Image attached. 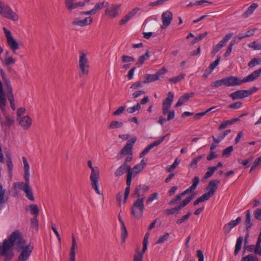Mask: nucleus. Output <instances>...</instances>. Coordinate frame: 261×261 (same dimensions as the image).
<instances>
[{
    "label": "nucleus",
    "mask_w": 261,
    "mask_h": 261,
    "mask_svg": "<svg viewBox=\"0 0 261 261\" xmlns=\"http://www.w3.org/2000/svg\"><path fill=\"white\" fill-rule=\"evenodd\" d=\"M145 197L138 199L134 201L131 207V214L137 220L141 218L143 215V211L145 209L144 204Z\"/></svg>",
    "instance_id": "nucleus-1"
},
{
    "label": "nucleus",
    "mask_w": 261,
    "mask_h": 261,
    "mask_svg": "<svg viewBox=\"0 0 261 261\" xmlns=\"http://www.w3.org/2000/svg\"><path fill=\"white\" fill-rule=\"evenodd\" d=\"M88 166L91 169L90 179L91 181L92 187L95 190L96 193L100 194V192L98 188V182L99 177V171L97 167H93L92 162L88 161Z\"/></svg>",
    "instance_id": "nucleus-2"
},
{
    "label": "nucleus",
    "mask_w": 261,
    "mask_h": 261,
    "mask_svg": "<svg viewBox=\"0 0 261 261\" xmlns=\"http://www.w3.org/2000/svg\"><path fill=\"white\" fill-rule=\"evenodd\" d=\"M0 14L7 19H11L14 21L18 20V16L14 12L11 8L7 5H0Z\"/></svg>",
    "instance_id": "nucleus-3"
},
{
    "label": "nucleus",
    "mask_w": 261,
    "mask_h": 261,
    "mask_svg": "<svg viewBox=\"0 0 261 261\" xmlns=\"http://www.w3.org/2000/svg\"><path fill=\"white\" fill-rule=\"evenodd\" d=\"M79 67L81 70V73L79 74L80 77L83 75H87L89 73V65L86 54L84 52L80 53L79 59Z\"/></svg>",
    "instance_id": "nucleus-4"
},
{
    "label": "nucleus",
    "mask_w": 261,
    "mask_h": 261,
    "mask_svg": "<svg viewBox=\"0 0 261 261\" xmlns=\"http://www.w3.org/2000/svg\"><path fill=\"white\" fill-rule=\"evenodd\" d=\"M167 72L168 69L163 67L159 70L155 74H146L144 76L145 80L143 83V84H147L159 80L160 76L165 74Z\"/></svg>",
    "instance_id": "nucleus-5"
},
{
    "label": "nucleus",
    "mask_w": 261,
    "mask_h": 261,
    "mask_svg": "<svg viewBox=\"0 0 261 261\" xmlns=\"http://www.w3.org/2000/svg\"><path fill=\"white\" fill-rule=\"evenodd\" d=\"M195 197V195L192 194L188 196L185 199L182 201L180 204L177 206L170 209H167L165 210V213L168 215H173L175 213L176 211H179L186 206Z\"/></svg>",
    "instance_id": "nucleus-6"
},
{
    "label": "nucleus",
    "mask_w": 261,
    "mask_h": 261,
    "mask_svg": "<svg viewBox=\"0 0 261 261\" xmlns=\"http://www.w3.org/2000/svg\"><path fill=\"white\" fill-rule=\"evenodd\" d=\"M174 94L172 92H169L167 97L164 100L162 104V112L164 115H166L168 113L172 102L173 100Z\"/></svg>",
    "instance_id": "nucleus-7"
},
{
    "label": "nucleus",
    "mask_w": 261,
    "mask_h": 261,
    "mask_svg": "<svg viewBox=\"0 0 261 261\" xmlns=\"http://www.w3.org/2000/svg\"><path fill=\"white\" fill-rule=\"evenodd\" d=\"M225 86L233 87L240 86L244 83L243 80L240 79L237 76H229L224 78Z\"/></svg>",
    "instance_id": "nucleus-8"
},
{
    "label": "nucleus",
    "mask_w": 261,
    "mask_h": 261,
    "mask_svg": "<svg viewBox=\"0 0 261 261\" xmlns=\"http://www.w3.org/2000/svg\"><path fill=\"white\" fill-rule=\"evenodd\" d=\"M232 35L233 34L232 33H229L226 35L225 36L221 41L219 42L218 44L213 47L211 54L213 56H214L218 51H219L223 46L225 45L228 41L232 36Z\"/></svg>",
    "instance_id": "nucleus-9"
},
{
    "label": "nucleus",
    "mask_w": 261,
    "mask_h": 261,
    "mask_svg": "<svg viewBox=\"0 0 261 261\" xmlns=\"http://www.w3.org/2000/svg\"><path fill=\"white\" fill-rule=\"evenodd\" d=\"M246 227V234L245 237V244L247 243L248 239L249 237V231L252 226V223L251 222V211L247 210L246 212V219L244 222Z\"/></svg>",
    "instance_id": "nucleus-10"
},
{
    "label": "nucleus",
    "mask_w": 261,
    "mask_h": 261,
    "mask_svg": "<svg viewBox=\"0 0 261 261\" xmlns=\"http://www.w3.org/2000/svg\"><path fill=\"white\" fill-rule=\"evenodd\" d=\"M220 183V181L218 179L211 180L205 188L206 190L208 191V192L206 193L211 197L213 196L217 191L218 187V186Z\"/></svg>",
    "instance_id": "nucleus-11"
},
{
    "label": "nucleus",
    "mask_w": 261,
    "mask_h": 261,
    "mask_svg": "<svg viewBox=\"0 0 261 261\" xmlns=\"http://www.w3.org/2000/svg\"><path fill=\"white\" fill-rule=\"evenodd\" d=\"M169 134L166 135L162 137L159 140L154 141L153 142L150 143L149 145L147 146L140 153V157L141 158L144 155H146L153 147L160 145L162 142H163L165 140V138Z\"/></svg>",
    "instance_id": "nucleus-12"
},
{
    "label": "nucleus",
    "mask_w": 261,
    "mask_h": 261,
    "mask_svg": "<svg viewBox=\"0 0 261 261\" xmlns=\"http://www.w3.org/2000/svg\"><path fill=\"white\" fill-rule=\"evenodd\" d=\"M149 190V187L145 185H139L136 186L133 195L141 198L145 197L144 194Z\"/></svg>",
    "instance_id": "nucleus-13"
},
{
    "label": "nucleus",
    "mask_w": 261,
    "mask_h": 261,
    "mask_svg": "<svg viewBox=\"0 0 261 261\" xmlns=\"http://www.w3.org/2000/svg\"><path fill=\"white\" fill-rule=\"evenodd\" d=\"M173 14L171 12L166 11L163 13L162 15V20L163 21V25L161 27L162 29L166 28L168 27L172 20Z\"/></svg>",
    "instance_id": "nucleus-14"
},
{
    "label": "nucleus",
    "mask_w": 261,
    "mask_h": 261,
    "mask_svg": "<svg viewBox=\"0 0 261 261\" xmlns=\"http://www.w3.org/2000/svg\"><path fill=\"white\" fill-rule=\"evenodd\" d=\"M128 174L132 173V168L130 165L122 164L121 166L115 171L114 174L116 177L121 176L125 172Z\"/></svg>",
    "instance_id": "nucleus-15"
},
{
    "label": "nucleus",
    "mask_w": 261,
    "mask_h": 261,
    "mask_svg": "<svg viewBox=\"0 0 261 261\" xmlns=\"http://www.w3.org/2000/svg\"><path fill=\"white\" fill-rule=\"evenodd\" d=\"M120 6V5H112L110 8L106 9L105 14L113 18L116 17L118 15Z\"/></svg>",
    "instance_id": "nucleus-16"
},
{
    "label": "nucleus",
    "mask_w": 261,
    "mask_h": 261,
    "mask_svg": "<svg viewBox=\"0 0 261 261\" xmlns=\"http://www.w3.org/2000/svg\"><path fill=\"white\" fill-rule=\"evenodd\" d=\"M242 218L240 217H238L235 220H231L229 223L225 224L223 227V229L226 234L229 233L231 229L237 226L241 222Z\"/></svg>",
    "instance_id": "nucleus-17"
},
{
    "label": "nucleus",
    "mask_w": 261,
    "mask_h": 261,
    "mask_svg": "<svg viewBox=\"0 0 261 261\" xmlns=\"http://www.w3.org/2000/svg\"><path fill=\"white\" fill-rule=\"evenodd\" d=\"M194 95V92L186 93L184 94L179 98L177 102L175 105V107L177 108L182 106L184 103L188 101L190 98L193 97Z\"/></svg>",
    "instance_id": "nucleus-18"
},
{
    "label": "nucleus",
    "mask_w": 261,
    "mask_h": 261,
    "mask_svg": "<svg viewBox=\"0 0 261 261\" xmlns=\"http://www.w3.org/2000/svg\"><path fill=\"white\" fill-rule=\"evenodd\" d=\"M140 10V9L139 8H135L132 9L127 14L121 19L119 21V24H125L130 19L133 18Z\"/></svg>",
    "instance_id": "nucleus-19"
},
{
    "label": "nucleus",
    "mask_w": 261,
    "mask_h": 261,
    "mask_svg": "<svg viewBox=\"0 0 261 261\" xmlns=\"http://www.w3.org/2000/svg\"><path fill=\"white\" fill-rule=\"evenodd\" d=\"M229 96L233 99L236 100L238 99H242L248 96L247 90H238L231 93Z\"/></svg>",
    "instance_id": "nucleus-20"
},
{
    "label": "nucleus",
    "mask_w": 261,
    "mask_h": 261,
    "mask_svg": "<svg viewBox=\"0 0 261 261\" xmlns=\"http://www.w3.org/2000/svg\"><path fill=\"white\" fill-rule=\"evenodd\" d=\"M261 74V68L258 70L254 71L251 74L244 77L243 79L244 83L252 82L257 79Z\"/></svg>",
    "instance_id": "nucleus-21"
},
{
    "label": "nucleus",
    "mask_w": 261,
    "mask_h": 261,
    "mask_svg": "<svg viewBox=\"0 0 261 261\" xmlns=\"http://www.w3.org/2000/svg\"><path fill=\"white\" fill-rule=\"evenodd\" d=\"M19 124L24 129L27 130L31 125L32 119L29 116H25L19 119Z\"/></svg>",
    "instance_id": "nucleus-22"
},
{
    "label": "nucleus",
    "mask_w": 261,
    "mask_h": 261,
    "mask_svg": "<svg viewBox=\"0 0 261 261\" xmlns=\"http://www.w3.org/2000/svg\"><path fill=\"white\" fill-rule=\"evenodd\" d=\"M92 22V19L91 17L85 18L83 20L76 19L72 21V24L74 25H79L84 27L90 24Z\"/></svg>",
    "instance_id": "nucleus-23"
},
{
    "label": "nucleus",
    "mask_w": 261,
    "mask_h": 261,
    "mask_svg": "<svg viewBox=\"0 0 261 261\" xmlns=\"http://www.w3.org/2000/svg\"><path fill=\"white\" fill-rule=\"evenodd\" d=\"M6 190L3 189L2 184L0 183V208L4 207V204L8 200V196L6 195Z\"/></svg>",
    "instance_id": "nucleus-24"
},
{
    "label": "nucleus",
    "mask_w": 261,
    "mask_h": 261,
    "mask_svg": "<svg viewBox=\"0 0 261 261\" xmlns=\"http://www.w3.org/2000/svg\"><path fill=\"white\" fill-rule=\"evenodd\" d=\"M76 247V240L72 235V244L69 253V261L75 260V248Z\"/></svg>",
    "instance_id": "nucleus-25"
},
{
    "label": "nucleus",
    "mask_w": 261,
    "mask_h": 261,
    "mask_svg": "<svg viewBox=\"0 0 261 261\" xmlns=\"http://www.w3.org/2000/svg\"><path fill=\"white\" fill-rule=\"evenodd\" d=\"M22 161L24 165V178L25 181H30L29 165L25 157H22Z\"/></svg>",
    "instance_id": "nucleus-26"
},
{
    "label": "nucleus",
    "mask_w": 261,
    "mask_h": 261,
    "mask_svg": "<svg viewBox=\"0 0 261 261\" xmlns=\"http://www.w3.org/2000/svg\"><path fill=\"white\" fill-rule=\"evenodd\" d=\"M146 163L144 162V160H142L139 164L136 165L133 168H132L134 177L141 172L143 169Z\"/></svg>",
    "instance_id": "nucleus-27"
},
{
    "label": "nucleus",
    "mask_w": 261,
    "mask_h": 261,
    "mask_svg": "<svg viewBox=\"0 0 261 261\" xmlns=\"http://www.w3.org/2000/svg\"><path fill=\"white\" fill-rule=\"evenodd\" d=\"M7 44L10 47L13 53H15L16 50L19 48V45L16 40L13 38H11L7 40Z\"/></svg>",
    "instance_id": "nucleus-28"
},
{
    "label": "nucleus",
    "mask_w": 261,
    "mask_h": 261,
    "mask_svg": "<svg viewBox=\"0 0 261 261\" xmlns=\"http://www.w3.org/2000/svg\"><path fill=\"white\" fill-rule=\"evenodd\" d=\"M131 153H133V148L125 144L118 154L117 159L119 160L122 158V155L129 154Z\"/></svg>",
    "instance_id": "nucleus-29"
},
{
    "label": "nucleus",
    "mask_w": 261,
    "mask_h": 261,
    "mask_svg": "<svg viewBox=\"0 0 261 261\" xmlns=\"http://www.w3.org/2000/svg\"><path fill=\"white\" fill-rule=\"evenodd\" d=\"M5 155L6 157V165L8 169L9 173L10 176H12L13 164L12 161L11 155L9 153H7Z\"/></svg>",
    "instance_id": "nucleus-30"
},
{
    "label": "nucleus",
    "mask_w": 261,
    "mask_h": 261,
    "mask_svg": "<svg viewBox=\"0 0 261 261\" xmlns=\"http://www.w3.org/2000/svg\"><path fill=\"white\" fill-rule=\"evenodd\" d=\"M258 7V5L256 3H253L249 7L247 10L242 14V17L244 18H247L253 13L256 8Z\"/></svg>",
    "instance_id": "nucleus-31"
},
{
    "label": "nucleus",
    "mask_w": 261,
    "mask_h": 261,
    "mask_svg": "<svg viewBox=\"0 0 261 261\" xmlns=\"http://www.w3.org/2000/svg\"><path fill=\"white\" fill-rule=\"evenodd\" d=\"M26 211H30L31 214L34 215L37 217L39 213V210L37 204H30L26 207Z\"/></svg>",
    "instance_id": "nucleus-32"
},
{
    "label": "nucleus",
    "mask_w": 261,
    "mask_h": 261,
    "mask_svg": "<svg viewBox=\"0 0 261 261\" xmlns=\"http://www.w3.org/2000/svg\"><path fill=\"white\" fill-rule=\"evenodd\" d=\"M109 5V3L106 2H102L97 3L94 6V7L92 9L93 14H95L98 12L99 10L103 9L105 7H107Z\"/></svg>",
    "instance_id": "nucleus-33"
},
{
    "label": "nucleus",
    "mask_w": 261,
    "mask_h": 261,
    "mask_svg": "<svg viewBox=\"0 0 261 261\" xmlns=\"http://www.w3.org/2000/svg\"><path fill=\"white\" fill-rule=\"evenodd\" d=\"M149 51L148 50H147L144 55H143L139 57L138 61L136 63V65H137L138 67L141 66L146 60L149 59Z\"/></svg>",
    "instance_id": "nucleus-34"
},
{
    "label": "nucleus",
    "mask_w": 261,
    "mask_h": 261,
    "mask_svg": "<svg viewBox=\"0 0 261 261\" xmlns=\"http://www.w3.org/2000/svg\"><path fill=\"white\" fill-rule=\"evenodd\" d=\"M23 191L25 193L26 197L29 200L32 201L35 200L32 189L30 185L29 186H26V187L23 189Z\"/></svg>",
    "instance_id": "nucleus-35"
},
{
    "label": "nucleus",
    "mask_w": 261,
    "mask_h": 261,
    "mask_svg": "<svg viewBox=\"0 0 261 261\" xmlns=\"http://www.w3.org/2000/svg\"><path fill=\"white\" fill-rule=\"evenodd\" d=\"M147 248V245H143V248L141 252H138L137 254H135L134 256L133 261H142L143 255L145 252Z\"/></svg>",
    "instance_id": "nucleus-36"
},
{
    "label": "nucleus",
    "mask_w": 261,
    "mask_h": 261,
    "mask_svg": "<svg viewBox=\"0 0 261 261\" xmlns=\"http://www.w3.org/2000/svg\"><path fill=\"white\" fill-rule=\"evenodd\" d=\"M243 240V237H240L237 240V243L235 246L234 252V255H237L240 251L242 247V242Z\"/></svg>",
    "instance_id": "nucleus-37"
},
{
    "label": "nucleus",
    "mask_w": 261,
    "mask_h": 261,
    "mask_svg": "<svg viewBox=\"0 0 261 261\" xmlns=\"http://www.w3.org/2000/svg\"><path fill=\"white\" fill-rule=\"evenodd\" d=\"M123 126V123L122 122L118 121H112L109 126V128L110 129H113L116 128H118L122 127Z\"/></svg>",
    "instance_id": "nucleus-38"
},
{
    "label": "nucleus",
    "mask_w": 261,
    "mask_h": 261,
    "mask_svg": "<svg viewBox=\"0 0 261 261\" xmlns=\"http://www.w3.org/2000/svg\"><path fill=\"white\" fill-rule=\"evenodd\" d=\"M29 186V181H26L25 183L23 182H16L14 184V187L15 189H19L22 191L26 187Z\"/></svg>",
    "instance_id": "nucleus-39"
},
{
    "label": "nucleus",
    "mask_w": 261,
    "mask_h": 261,
    "mask_svg": "<svg viewBox=\"0 0 261 261\" xmlns=\"http://www.w3.org/2000/svg\"><path fill=\"white\" fill-rule=\"evenodd\" d=\"M241 261H258V258L254 254H250L246 256L243 257Z\"/></svg>",
    "instance_id": "nucleus-40"
},
{
    "label": "nucleus",
    "mask_w": 261,
    "mask_h": 261,
    "mask_svg": "<svg viewBox=\"0 0 261 261\" xmlns=\"http://www.w3.org/2000/svg\"><path fill=\"white\" fill-rule=\"evenodd\" d=\"M179 163H180L179 160H178L177 159H175L174 163L171 165L167 167L166 171L168 172H172L176 168V167L179 165Z\"/></svg>",
    "instance_id": "nucleus-41"
},
{
    "label": "nucleus",
    "mask_w": 261,
    "mask_h": 261,
    "mask_svg": "<svg viewBox=\"0 0 261 261\" xmlns=\"http://www.w3.org/2000/svg\"><path fill=\"white\" fill-rule=\"evenodd\" d=\"M261 63V58L252 59L248 64L250 68L254 67L256 65H259Z\"/></svg>",
    "instance_id": "nucleus-42"
},
{
    "label": "nucleus",
    "mask_w": 261,
    "mask_h": 261,
    "mask_svg": "<svg viewBox=\"0 0 261 261\" xmlns=\"http://www.w3.org/2000/svg\"><path fill=\"white\" fill-rule=\"evenodd\" d=\"M74 4L75 3L73 2V0H65V6L67 10L70 11L75 9Z\"/></svg>",
    "instance_id": "nucleus-43"
},
{
    "label": "nucleus",
    "mask_w": 261,
    "mask_h": 261,
    "mask_svg": "<svg viewBox=\"0 0 261 261\" xmlns=\"http://www.w3.org/2000/svg\"><path fill=\"white\" fill-rule=\"evenodd\" d=\"M185 74H181L180 75H178L177 76H174L172 78H170L168 81L170 82L173 83H177L180 81L181 80H182L185 77Z\"/></svg>",
    "instance_id": "nucleus-44"
},
{
    "label": "nucleus",
    "mask_w": 261,
    "mask_h": 261,
    "mask_svg": "<svg viewBox=\"0 0 261 261\" xmlns=\"http://www.w3.org/2000/svg\"><path fill=\"white\" fill-rule=\"evenodd\" d=\"M140 109V104L139 103H137L133 107L128 108L126 111L128 113L132 114L135 113L136 111H139Z\"/></svg>",
    "instance_id": "nucleus-45"
},
{
    "label": "nucleus",
    "mask_w": 261,
    "mask_h": 261,
    "mask_svg": "<svg viewBox=\"0 0 261 261\" xmlns=\"http://www.w3.org/2000/svg\"><path fill=\"white\" fill-rule=\"evenodd\" d=\"M236 43V40H231L229 46H228L226 52L224 56L225 57H227L230 54L233 45Z\"/></svg>",
    "instance_id": "nucleus-46"
},
{
    "label": "nucleus",
    "mask_w": 261,
    "mask_h": 261,
    "mask_svg": "<svg viewBox=\"0 0 261 261\" xmlns=\"http://www.w3.org/2000/svg\"><path fill=\"white\" fill-rule=\"evenodd\" d=\"M14 120L9 117L8 116H6L5 118V120L4 121H2V125H5L6 126H11L14 123Z\"/></svg>",
    "instance_id": "nucleus-47"
},
{
    "label": "nucleus",
    "mask_w": 261,
    "mask_h": 261,
    "mask_svg": "<svg viewBox=\"0 0 261 261\" xmlns=\"http://www.w3.org/2000/svg\"><path fill=\"white\" fill-rule=\"evenodd\" d=\"M191 215V213L189 212L187 214L183 216L181 218L178 219L176 221V223L177 224H181V223L185 222L186 220H188Z\"/></svg>",
    "instance_id": "nucleus-48"
},
{
    "label": "nucleus",
    "mask_w": 261,
    "mask_h": 261,
    "mask_svg": "<svg viewBox=\"0 0 261 261\" xmlns=\"http://www.w3.org/2000/svg\"><path fill=\"white\" fill-rule=\"evenodd\" d=\"M222 85L225 86L224 78L222 79L221 80L216 81L212 83L210 85L211 87H219Z\"/></svg>",
    "instance_id": "nucleus-49"
},
{
    "label": "nucleus",
    "mask_w": 261,
    "mask_h": 261,
    "mask_svg": "<svg viewBox=\"0 0 261 261\" xmlns=\"http://www.w3.org/2000/svg\"><path fill=\"white\" fill-rule=\"evenodd\" d=\"M169 236V233L165 232L164 235L159 237L158 240L156 242V244H161L164 243L168 239Z\"/></svg>",
    "instance_id": "nucleus-50"
},
{
    "label": "nucleus",
    "mask_w": 261,
    "mask_h": 261,
    "mask_svg": "<svg viewBox=\"0 0 261 261\" xmlns=\"http://www.w3.org/2000/svg\"><path fill=\"white\" fill-rule=\"evenodd\" d=\"M233 146H230L223 150L222 152V156L228 157L231 154V152L233 151Z\"/></svg>",
    "instance_id": "nucleus-51"
},
{
    "label": "nucleus",
    "mask_w": 261,
    "mask_h": 261,
    "mask_svg": "<svg viewBox=\"0 0 261 261\" xmlns=\"http://www.w3.org/2000/svg\"><path fill=\"white\" fill-rule=\"evenodd\" d=\"M3 65L8 66L11 64L15 63V60L12 58V57H9L6 58L5 60L2 61Z\"/></svg>",
    "instance_id": "nucleus-52"
},
{
    "label": "nucleus",
    "mask_w": 261,
    "mask_h": 261,
    "mask_svg": "<svg viewBox=\"0 0 261 261\" xmlns=\"http://www.w3.org/2000/svg\"><path fill=\"white\" fill-rule=\"evenodd\" d=\"M30 221L31 227H34L36 230H38L39 222L37 217H35L34 218H31Z\"/></svg>",
    "instance_id": "nucleus-53"
},
{
    "label": "nucleus",
    "mask_w": 261,
    "mask_h": 261,
    "mask_svg": "<svg viewBox=\"0 0 261 261\" xmlns=\"http://www.w3.org/2000/svg\"><path fill=\"white\" fill-rule=\"evenodd\" d=\"M207 169L208 171L206 172V173L204 175V178H208L209 177H211L215 171V168H213L212 167H208Z\"/></svg>",
    "instance_id": "nucleus-54"
},
{
    "label": "nucleus",
    "mask_w": 261,
    "mask_h": 261,
    "mask_svg": "<svg viewBox=\"0 0 261 261\" xmlns=\"http://www.w3.org/2000/svg\"><path fill=\"white\" fill-rule=\"evenodd\" d=\"M121 239L122 241H125L127 236V231L126 228L125 226H121Z\"/></svg>",
    "instance_id": "nucleus-55"
},
{
    "label": "nucleus",
    "mask_w": 261,
    "mask_h": 261,
    "mask_svg": "<svg viewBox=\"0 0 261 261\" xmlns=\"http://www.w3.org/2000/svg\"><path fill=\"white\" fill-rule=\"evenodd\" d=\"M252 161V157H250L249 159L247 160H241V159L238 160V162L242 164L246 168H248L249 167L250 164H249Z\"/></svg>",
    "instance_id": "nucleus-56"
},
{
    "label": "nucleus",
    "mask_w": 261,
    "mask_h": 261,
    "mask_svg": "<svg viewBox=\"0 0 261 261\" xmlns=\"http://www.w3.org/2000/svg\"><path fill=\"white\" fill-rule=\"evenodd\" d=\"M158 197V194L157 193H153L151 194L147 198L146 201L147 204L151 202L154 199H157Z\"/></svg>",
    "instance_id": "nucleus-57"
},
{
    "label": "nucleus",
    "mask_w": 261,
    "mask_h": 261,
    "mask_svg": "<svg viewBox=\"0 0 261 261\" xmlns=\"http://www.w3.org/2000/svg\"><path fill=\"white\" fill-rule=\"evenodd\" d=\"M135 60V58L133 57H130L126 55H123L122 57V62L123 63L134 62Z\"/></svg>",
    "instance_id": "nucleus-58"
},
{
    "label": "nucleus",
    "mask_w": 261,
    "mask_h": 261,
    "mask_svg": "<svg viewBox=\"0 0 261 261\" xmlns=\"http://www.w3.org/2000/svg\"><path fill=\"white\" fill-rule=\"evenodd\" d=\"M143 84V82H141L140 81L135 82L131 85V86L130 87V88L133 89H139V88L142 87Z\"/></svg>",
    "instance_id": "nucleus-59"
},
{
    "label": "nucleus",
    "mask_w": 261,
    "mask_h": 261,
    "mask_svg": "<svg viewBox=\"0 0 261 261\" xmlns=\"http://www.w3.org/2000/svg\"><path fill=\"white\" fill-rule=\"evenodd\" d=\"M126 108V106H123L120 107L117 110H116L114 113L113 115L115 116H118L122 114Z\"/></svg>",
    "instance_id": "nucleus-60"
},
{
    "label": "nucleus",
    "mask_w": 261,
    "mask_h": 261,
    "mask_svg": "<svg viewBox=\"0 0 261 261\" xmlns=\"http://www.w3.org/2000/svg\"><path fill=\"white\" fill-rule=\"evenodd\" d=\"M242 105V102L241 101H237L234 103L229 105L228 107L230 109H238L240 108Z\"/></svg>",
    "instance_id": "nucleus-61"
},
{
    "label": "nucleus",
    "mask_w": 261,
    "mask_h": 261,
    "mask_svg": "<svg viewBox=\"0 0 261 261\" xmlns=\"http://www.w3.org/2000/svg\"><path fill=\"white\" fill-rule=\"evenodd\" d=\"M182 197V196H181L180 193L179 194H177L174 198L171 199L169 202V204L170 205H173V204L176 203L177 201H179V200H180L181 199Z\"/></svg>",
    "instance_id": "nucleus-62"
},
{
    "label": "nucleus",
    "mask_w": 261,
    "mask_h": 261,
    "mask_svg": "<svg viewBox=\"0 0 261 261\" xmlns=\"http://www.w3.org/2000/svg\"><path fill=\"white\" fill-rule=\"evenodd\" d=\"M211 197L206 193L203 194L201 196L198 198L200 202L208 200Z\"/></svg>",
    "instance_id": "nucleus-63"
},
{
    "label": "nucleus",
    "mask_w": 261,
    "mask_h": 261,
    "mask_svg": "<svg viewBox=\"0 0 261 261\" xmlns=\"http://www.w3.org/2000/svg\"><path fill=\"white\" fill-rule=\"evenodd\" d=\"M254 216L255 219L261 221V208H257L254 212Z\"/></svg>",
    "instance_id": "nucleus-64"
}]
</instances>
